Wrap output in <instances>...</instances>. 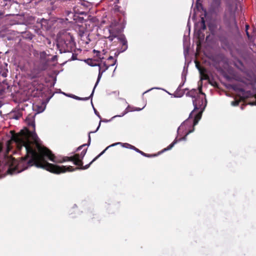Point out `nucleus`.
Listing matches in <instances>:
<instances>
[{"label":"nucleus","mask_w":256,"mask_h":256,"mask_svg":"<svg viewBox=\"0 0 256 256\" xmlns=\"http://www.w3.org/2000/svg\"><path fill=\"white\" fill-rule=\"evenodd\" d=\"M38 152L34 148L29 149L28 154L22 157L19 160H14V168L10 167L8 172L10 174L19 173L33 166L38 168H42L48 171L46 164H50L46 160L48 158L50 161L55 163H62V158L56 157L49 149L46 147H42L38 145Z\"/></svg>","instance_id":"f257e3e1"},{"label":"nucleus","mask_w":256,"mask_h":256,"mask_svg":"<svg viewBox=\"0 0 256 256\" xmlns=\"http://www.w3.org/2000/svg\"><path fill=\"white\" fill-rule=\"evenodd\" d=\"M35 115L28 114L26 118V122L29 127H32V130L30 131L28 128H25L17 134H12V140H14L18 150H20L22 147H24L26 154H28L29 149L34 148L32 146V142L30 138L34 142H37L38 136L35 131Z\"/></svg>","instance_id":"f03ea898"},{"label":"nucleus","mask_w":256,"mask_h":256,"mask_svg":"<svg viewBox=\"0 0 256 256\" xmlns=\"http://www.w3.org/2000/svg\"><path fill=\"white\" fill-rule=\"evenodd\" d=\"M204 97L200 96H197L195 99L192 100V103L194 106V110L190 112L189 116L188 121L190 119H193V128L192 130H194V126L198 123L199 120L200 119L202 115L203 110H204L206 104H204Z\"/></svg>","instance_id":"7ed1b4c3"},{"label":"nucleus","mask_w":256,"mask_h":256,"mask_svg":"<svg viewBox=\"0 0 256 256\" xmlns=\"http://www.w3.org/2000/svg\"><path fill=\"white\" fill-rule=\"evenodd\" d=\"M56 45L60 53L71 52L75 46L74 38L69 32H66L58 38Z\"/></svg>","instance_id":"20e7f679"},{"label":"nucleus","mask_w":256,"mask_h":256,"mask_svg":"<svg viewBox=\"0 0 256 256\" xmlns=\"http://www.w3.org/2000/svg\"><path fill=\"white\" fill-rule=\"evenodd\" d=\"M120 142H117V143H116V144H112L109 146H108V147H106L102 152L98 155L95 158H94L93 159V160L90 162L89 164H86L84 166H83V162H82V159L84 158V156L86 152V151H87V149H84L83 150L82 152H80V154H74L75 156V158H76V160H80L81 162H80V164H78V166L76 167V168L78 169H82V170H86V169H88L90 165L93 162H94L95 160H96L98 158H100L102 154H103L105 152L110 146H116V145H117V144H120Z\"/></svg>","instance_id":"39448f33"},{"label":"nucleus","mask_w":256,"mask_h":256,"mask_svg":"<svg viewBox=\"0 0 256 256\" xmlns=\"http://www.w3.org/2000/svg\"><path fill=\"white\" fill-rule=\"evenodd\" d=\"M46 166L48 168V171L55 174H60L66 172H74L78 170L76 168H74L73 166H59L52 164H48Z\"/></svg>","instance_id":"423d86ee"},{"label":"nucleus","mask_w":256,"mask_h":256,"mask_svg":"<svg viewBox=\"0 0 256 256\" xmlns=\"http://www.w3.org/2000/svg\"><path fill=\"white\" fill-rule=\"evenodd\" d=\"M192 131V130H190L188 132H187L186 133V134H185V136H184L182 137V138H176L175 140L173 141V142L172 144H170L166 148H164L162 149V150L158 152V153L155 154H152L145 153L144 154L145 155H144V156L148 157V158L156 157V156H159L160 154H162L163 152H166L167 150H170V149H172L174 147V146L176 144L178 143V142L182 141V140H186L187 136L189 134L191 133V132Z\"/></svg>","instance_id":"0eeeda50"},{"label":"nucleus","mask_w":256,"mask_h":256,"mask_svg":"<svg viewBox=\"0 0 256 256\" xmlns=\"http://www.w3.org/2000/svg\"><path fill=\"white\" fill-rule=\"evenodd\" d=\"M224 20L230 27L232 28L233 26H234L236 28H238L234 14L232 12V10H230L228 15L226 13L225 14Z\"/></svg>","instance_id":"6e6552de"},{"label":"nucleus","mask_w":256,"mask_h":256,"mask_svg":"<svg viewBox=\"0 0 256 256\" xmlns=\"http://www.w3.org/2000/svg\"><path fill=\"white\" fill-rule=\"evenodd\" d=\"M116 63V60H114L113 63L112 64H106V62H104L102 64H99V66H98L99 67L98 70V79L96 80V82L95 84V87L97 86L98 84V83L100 79L101 78L102 74L106 72L110 66H114L115 65Z\"/></svg>","instance_id":"1a4fd4ad"},{"label":"nucleus","mask_w":256,"mask_h":256,"mask_svg":"<svg viewBox=\"0 0 256 256\" xmlns=\"http://www.w3.org/2000/svg\"><path fill=\"white\" fill-rule=\"evenodd\" d=\"M221 6L220 0H212L210 4V10L212 12L218 13L220 12Z\"/></svg>","instance_id":"9d476101"},{"label":"nucleus","mask_w":256,"mask_h":256,"mask_svg":"<svg viewBox=\"0 0 256 256\" xmlns=\"http://www.w3.org/2000/svg\"><path fill=\"white\" fill-rule=\"evenodd\" d=\"M200 94L205 96L204 94L202 92L201 88L199 90L198 92L196 89H192L188 91L186 94V96L192 97L194 99H195L197 96H198L200 95Z\"/></svg>","instance_id":"9b49d317"},{"label":"nucleus","mask_w":256,"mask_h":256,"mask_svg":"<svg viewBox=\"0 0 256 256\" xmlns=\"http://www.w3.org/2000/svg\"><path fill=\"white\" fill-rule=\"evenodd\" d=\"M119 42L122 44V51H124L128 48V42L126 39L124 35H120L118 38Z\"/></svg>","instance_id":"f8f14e48"},{"label":"nucleus","mask_w":256,"mask_h":256,"mask_svg":"<svg viewBox=\"0 0 256 256\" xmlns=\"http://www.w3.org/2000/svg\"><path fill=\"white\" fill-rule=\"evenodd\" d=\"M63 161L64 162H73L74 164L78 166V164H80L81 162L76 160L74 154L72 156H64L63 157Z\"/></svg>","instance_id":"ddd939ff"},{"label":"nucleus","mask_w":256,"mask_h":256,"mask_svg":"<svg viewBox=\"0 0 256 256\" xmlns=\"http://www.w3.org/2000/svg\"><path fill=\"white\" fill-rule=\"evenodd\" d=\"M78 34L82 40H83L82 38H84V37L87 38V36H88V31L86 30L85 27L83 26H80L78 30Z\"/></svg>","instance_id":"4468645a"},{"label":"nucleus","mask_w":256,"mask_h":256,"mask_svg":"<svg viewBox=\"0 0 256 256\" xmlns=\"http://www.w3.org/2000/svg\"><path fill=\"white\" fill-rule=\"evenodd\" d=\"M85 62L88 65L94 66H99L98 62L100 61L98 60H93L91 58H88L86 60Z\"/></svg>","instance_id":"2eb2a0df"},{"label":"nucleus","mask_w":256,"mask_h":256,"mask_svg":"<svg viewBox=\"0 0 256 256\" xmlns=\"http://www.w3.org/2000/svg\"><path fill=\"white\" fill-rule=\"evenodd\" d=\"M77 18V16L74 14L72 12H68L67 14V18L66 20L70 21V22H72V20H76Z\"/></svg>","instance_id":"dca6fc26"},{"label":"nucleus","mask_w":256,"mask_h":256,"mask_svg":"<svg viewBox=\"0 0 256 256\" xmlns=\"http://www.w3.org/2000/svg\"><path fill=\"white\" fill-rule=\"evenodd\" d=\"M246 97H254L256 100L250 103L251 105H256V94H254L252 92L250 91H248L246 93Z\"/></svg>","instance_id":"f3484780"},{"label":"nucleus","mask_w":256,"mask_h":256,"mask_svg":"<svg viewBox=\"0 0 256 256\" xmlns=\"http://www.w3.org/2000/svg\"><path fill=\"white\" fill-rule=\"evenodd\" d=\"M101 121H102V120H100V122H99V124H98V128H97L96 130L94 132H89V134H88V145H89V144H90V140H91V138H90V134L91 133H93V132H96L98 130V128H100V122H101ZM102 121V122H108L109 120H103Z\"/></svg>","instance_id":"a211bd4d"},{"label":"nucleus","mask_w":256,"mask_h":256,"mask_svg":"<svg viewBox=\"0 0 256 256\" xmlns=\"http://www.w3.org/2000/svg\"><path fill=\"white\" fill-rule=\"evenodd\" d=\"M94 54H96V56L102 62V60L104 59V57L100 54V52L96 50H93Z\"/></svg>","instance_id":"6ab92c4d"},{"label":"nucleus","mask_w":256,"mask_h":256,"mask_svg":"<svg viewBox=\"0 0 256 256\" xmlns=\"http://www.w3.org/2000/svg\"><path fill=\"white\" fill-rule=\"evenodd\" d=\"M141 109L140 108H136V109L134 110H133L131 108L130 106H128L126 108L124 112L122 114V116H124L125 114H126L128 112H130V111H133V110H140Z\"/></svg>","instance_id":"aec40b11"},{"label":"nucleus","mask_w":256,"mask_h":256,"mask_svg":"<svg viewBox=\"0 0 256 256\" xmlns=\"http://www.w3.org/2000/svg\"><path fill=\"white\" fill-rule=\"evenodd\" d=\"M196 66L197 67V68L198 69V70H200V72L201 74V75L202 76V77L204 79V80H207L208 78V76L206 74H202V69L200 68L199 64L198 63H196Z\"/></svg>","instance_id":"412c9836"},{"label":"nucleus","mask_w":256,"mask_h":256,"mask_svg":"<svg viewBox=\"0 0 256 256\" xmlns=\"http://www.w3.org/2000/svg\"><path fill=\"white\" fill-rule=\"evenodd\" d=\"M8 72V69L6 68H1L0 70V74L4 78H6L7 76V73Z\"/></svg>","instance_id":"4be33fe9"},{"label":"nucleus","mask_w":256,"mask_h":256,"mask_svg":"<svg viewBox=\"0 0 256 256\" xmlns=\"http://www.w3.org/2000/svg\"><path fill=\"white\" fill-rule=\"evenodd\" d=\"M47 54L45 52H42L40 53V58L42 60H46Z\"/></svg>","instance_id":"5701e85b"},{"label":"nucleus","mask_w":256,"mask_h":256,"mask_svg":"<svg viewBox=\"0 0 256 256\" xmlns=\"http://www.w3.org/2000/svg\"><path fill=\"white\" fill-rule=\"evenodd\" d=\"M201 24H202V30H204L206 29V25L205 23V20L204 18H201Z\"/></svg>","instance_id":"b1692460"},{"label":"nucleus","mask_w":256,"mask_h":256,"mask_svg":"<svg viewBox=\"0 0 256 256\" xmlns=\"http://www.w3.org/2000/svg\"><path fill=\"white\" fill-rule=\"evenodd\" d=\"M240 102V100H234L232 102V105L234 106H237L239 104V103Z\"/></svg>","instance_id":"393cba45"},{"label":"nucleus","mask_w":256,"mask_h":256,"mask_svg":"<svg viewBox=\"0 0 256 256\" xmlns=\"http://www.w3.org/2000/svg\"><path fill=\"white\" fill-rule=\"evenodd\" d=\"M96 87L94 86V89H93V90H92V93L91 94L90 96L88 97H86V98H82V100H88L90 97L92 96L93 94H94V89H95Z\"/></svg>","instance_id":"a878e982"},{"label":"nucleus","mask_w":256,"mask_h":256,"mask_svg":"<svg viewBox=\"0 0 256 256\" xmlns=\"http://www.w3.org/2000/svg\"><path fill=\"white\" fill-rule=\"evenodd\" d=\"M88 215L90 218H94V216H96V214H95L92 211H90L89 212Z\"/></svg>","instance_id":"bb28decb"},{"label":"nucleus","mask_w":256,"mask_h":256,"mask_svg":"<svg viewBox=\"0 0 256 256\" xmlns=\"http://www.w3.org/2000/svg\"><path fill=\"white\" fill-rule=\"evenodd\" d=\"M108 62L112 61V63L114 62V60L116 61V60H114V58L112 56H109L108 58Z\"/></svg>","instance_id":"cd10ccee"},{"label":"nucleus","mask_w":256,"mask_h":256,"mask_svg":"<svg viewBox=\"0 0 256 256\" xmlns=\"http://www.w3.org/2000/svg\"><path fill=\"white\" fill-rule=\"evenodd\" d=\"M136 151L140 154L142 155L143 156H144V152L141 151L139 149L137 148L136 150Z\"/></svg>","instance_id":"c85d7f7f"},{"label":"nucleus","mask_w":256,"mask_h":256,"mask_svg":"<svg viewBox=\"0 0 256 256\" xmlns=\"http://www.w3.org/2000/svg\"><path fill=\"white\" fill-rule=\"evenodd\" d=\"M123 146L126 147V148H130V146H132V145L130 144H128V143H125V144H124Z\"/></svg>","instance_id":"c756f323"},{"label":"nucleus","mask_w":256,"mask_h":256,"mask_svg":"<svg viewBox=\"0 0 256 256\" xmlns=\"http://www.w3.org/2000/svg\"><path fill=\"white\" fill-rule=\"evenodd\" d=\"M72 98H75L76 100H82V98H80V97H78L76 96H74Z\"/></svg>","instance_id":"7c9ffc66"},{"label":"nucleus","mask_w":256,"mask_h":256,"mask_svg":"<svg viewBox=\"0 0 256 256\" xmlns=\"http://www.w3.org/2000/svg\"><path fill=\"white\" fill-rule=\"evenodd\" d=\"M114 37L115 36H110L108 38L110 40L112 41L114 40Z\"/></svg>","instance_id":"2f4dec72"},{"label":"nucleus","mask_w":256,"mask_h":256,"mask_svg":"<svg viewBox=\"0 0 256 256\" xmlns=\"http://www.w3.org/2000/svg\"><path fill=\"white\" fill-rule=\"evenodd\" d=\"M130 149H132V150H134L136 151V150L137 149L136 148L135 146H133L132 145V146H130Z\"/></svg>","instance_id":"473e14b6"},{"label":"nucleus","mask_w":256,"mask_h":256,"mask_svg":"<svg viewBox=\"0 0 256 256\" xmlns=\"http://www.w3.org/2000/svg\"><path fill=\"white\" fill-rule=\"evenodd\" d=\"M86 144H83L80 146H79L78 148V150H80L82 147L84 146Z\"/></svg>","instance_id":"72a5a7b5"},{"label":"nucleus","mask_w":256,"mask_h":256,"mask_svg":"<svg viewBox=\"0 0 256 256\" xmlns=\"http://www.w3.org/2000/svg\"><path fill=\"white\" fill-rule=\"evenodd\" d=\"M246 34H247V35L248 36H249V34H248V32L247 31V30H248V25H246Z\"/></svg>","instance_id":"f704fd0d"},{"label":"nucleus","mask_w":256,"mask_h":256,"mask_svg":"<svg viewBox=\"0 0 256 256\" xmlns=\"http://www.w3.org/2000/svg\"><path fill=\"white\" fill-rule=\"evenodd\" d=\"M197 43H198V44H197V48H196V49L198 50V48L200 47V42L199 41H198V42H197Z\"/></svg>","instance_id":"c9c22d12"},{"label":"nucleus","mask_w":256,"mask_h":256,"mask_svg":"<svg viewBox=\"0 0 256 256\" xmlns=\"http://www.w3.org/2000/svg\"><path fill=\"white\" fill-rule=\"evenodd\" d=\"M56 58V56H53L52 58V60L54 61Z\"/></svg>","instance_id":"e433bc0d"},{"label":"nucleus","mask_w":256,"mask_h":256,"mask_svg":"<svg viewBox=\"0 0 256 256\" xmlns=\"http://www.w3.org/2000/svg\"><path fill=\"white\" fill-rule=\"evenodd\" d=\"M90 41V40L88 39V42H86V44H88L89 42Z\"/></svg>","instance_id":"4c0bfd02"},{"label":"nucleus","mask_w":256,"mask_h":256,"mask_svg":"<svg viewBox=\"0 0 256 256\" xmlns=\"http://www.w3.org/2000/svg\"><path fill=\"white\" fill-rule=\"evenodd\" d=\"M231 6H231L230 5H229V6H228V7H229V8H230V9H231Z\"/></svg>","instance_id":"58836bf2"},{"label":"nucleus","mask_w":256,"mask_h":256,"mask_svg":"<svg viewBox=\"0 0 256 256\" xmlns=\"http://www.w3.org/2000/svg\"><path fill=\"white\" fill-rule=\"evenodd\" d=\"M97 115H98V116L100 118V114H97Z\"/></svg>","instance_id":"ea45409f"},{"label":"nucleus","mask_w":256,"mask_h":256,"mask_svg":"<svg viewBox=\"0 0 256 256\" xmlns=\"http://www.w3.org/2000/svg\"><path fill=\"white\" fill-rule=\"evenodd\" d=\"M110 62V63H109V64H112V62H111V61H110V62Z\"/></svg>","instance_id":"a19ab883"},{"label":"nucleus","mask_w":256,"mask_h":256,"mask_svg":"<svg viewBox=\"0 0 256 256\" xmlns=\"http://www.w3.org/2000/svg\"><path fill=\"white\" fill-rule=\"evenodd\" d=\"M95 112H96V114H98V112H96V110H95Z\"/></svg>","instance_id":"79ce46f5"},{"label":"nucleus","mask_w":256,"mask_h":256,"mask_svg":"<svg viewBox=\"0 0 256 256\" xmlns=\"http://www.w3.org/2000/svg\"><path fill=\"white\" fill-rule=\"evenodd\" d=\"M16 119H18V116H16Z\"/></svg>","instance_id":"37998d69"}]
</instances>
